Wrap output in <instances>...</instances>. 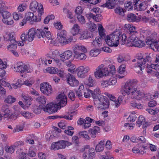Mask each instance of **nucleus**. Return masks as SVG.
Instances as JSON below:
<instances>
[{
  "label": "nucleus",
  "instance_id": "obj_4",
  "mask_svg": "<svg viewBox=\"0 0 159 159\" xmlns=\"http://www.w3.org/2000/svg\"><path fill=\"white\" fill-rule=\"evenodd\" d=\"M43 7L42 5L40 4L38 9V18H37V16L34 15V13L31 12H27L25 13V18L27 20H31V22H37L41 20V15L43 13Z\"/></svg>",
  "mask_w": 159,
  "mask_h": 159
},
{
  "label": "nucleus",
  "instance_id": "obj_13",
  "mask_svg": "<svg viewBox=\"0 0 159 159\" xmlns=\"http://www.w3.org/2000/svg\"><path fill=\"white\" fill-rule=\"evenodd\" d=\"M90 70L89 67L86 66H81L77 68L76 70L77 71V75L78 77L84 78L86 76V74Z\"/></svg>",
  "mask_w": 159,
  "mask_h": 159
},
{
  "label": "nucleus",
  "instance_id": "obj_26",
  "mask_svg": "<svg viewBox=\"0 0 159 159\" xmlns=\"http://www.w3.org/2000/svg\"><path fill=\"white\" fill-rule=\"evenodd\" d=\"M16 71L20 72L21 73L28 71V67L26 65H20L17 66L16 69Z\"/></svg>",
  "mask_w": 159,
  "mask_h": 159
},
{
  "label": "nucleus",
  "instance_id": "obj_31",
  "mask_svg": "<svg viewBox=\"0 0 159 159\" xmlns=\"http://www.w3.org/2000/svg\"><path fill=\"white\" fill-rule=\"evenodd\" d=\"M84 84L89 87H93L94 86L95 82L91 75H89L88 80L85 81Z\"/></svg>",
  "mask_w": 159,
  "mask_h": 159
},
{
  "label": "nucleus",
  "instance_id": "obj_27",
  "mask_svg": "<svg viewBox=\"0 0 159 159\" xmlns=\"http://www.w3.org/2000/svg\"><path fill=\"white\" fill-rule=\"evenodd\" d=\"M135 0H132L131 1H129L127 3H125L124 4L125 9L128 11L132 10L133 8V5H135V3L136 2H135Z\"/></svg>",
  "mask_w": 159,
  "mask_h": 159
},
{
  "label": "nucleus",
  "instance_id": "obj_34",
  "mask_svg": "<svg viewBox=\"0 0 159 159\" xmlns=\"http://www.w3.org/2000/svg\"><path fill=\"white\" fill-rule=\"evenodd\" d=\"M86 52H79L74 54V57L76 59L81 60H84L86 58V56L85 54Z\"/></svg>",
  "mask_w": 159,
  "mask_h": 159
},
{
  "label": "nucleus",
  "instance_id": "obj_40",
  "mask_svg": "<svg viewBox=\"0 0 159 159\" xmlns=\"http://www.w3.org/2000/svg\"><path fill=\"white\" fill-rule=\"evenodd\" d=\"M84 86L83 85H81L80 86L78 90L76 91V94L79 97H81L83 94L84 95L86 94L84 90Z\"/></svg>",
  "mask_w": 159,
  "mask_h": 159
},
{
  "label": "nucleus",
  "instance_id": "obj_42",
  "mask_svg": "<svg viewBox=\"0 0 159 159\" xmlns=\"http://www.w3.org/2000/svg\"><path fill=\"white\" fill-rule=\"evenodd\" d=\"M46 71L48 73L52 74H56L58 72V70L57 68L52 67L47 68Z\"/></svg>",
  "mask_w": 159,
  "mask_h": 159
},
{
  "label": "nucleus",
  "instance_id": "obj_3",
  "mask_svg": "<svg viewBox=\"0 0 159 159\" xmlns=\"http://www.w3.org/2000/svg\"><path fill=\"white\" fill-rule=\"evenodd\" d=\"M120 32H114L111 34L107 36L105 40L106 43L110 46L117 47L119 43Z\"/></svg>",
  "mask_w": 159,
  "mask_h": 159
},
{
  "label": "nucleus",
  "instance_id": "obj_36",
  "mask_svg": "<svg viewBox=\"0 0 159 159\" xmlns=\"http://www.w3.org/2000/svg\"><path fill=\"white\" fill-rule=\"evenodd\" d=\"M38 5V2L36 1L35 0L33 1L30 4V9L32 11L36 12L37 11Z\"/></svg>",
  "mask_w": 159,
  "mask_h": 159
},
{
  "label": "nucleus",
  "instance_id": "obj_62",
  "mask_svg": "<svg viewBox=\"0 0 159 159\" xmlns=\"http://www.w3.org/2000/svg\"><path fill=\"white\" fill-rule=\"evenodd\" d=\"M125 26L126 28H129V32L128 33H130V32L137 31L135 30V27L133 26H132L131 27V25H130L129 24H128V25H126Z\"/></svg>",
  "mask_w": 159,
  "mask_h": 159
},
{
  "label": "nucleus",
  "instance_id": "obj_6",
  "mask_svg": "<svg viewBox=\"0 0 159 159\" xmlns=\"http://www.w3.org/2000/svg\"><path fill=\"white\" fill-rule=\"evenodd\" d=\"M71 144V143L67 141L61 140L52 143L51 146V148L55 150H58L65 148L66 146H68Z\"/></svg>",
  "mask_w": 159,
  "mask_h": 159
},
{
  "label": "nucleus",
  "instance_id": "obj_56",
  "mask_svg": "<svg viewBox=\"0 0 159 159\" xmlns=\"http://www.w3.org/2000/svg\"><path fill=\"white\" fill-rule=\"evenodd\" d=\"M17 111L14 112V115L12 114L11 113H10V115L7 117L10 119H15L17 118V117L20 114V111L18 113H17Z\"/></svg>",
  "mask_w": 159,
  "mask_h": 159
},
{
  "label": "nucleus",
  "instance_id": "obj_51",
  "mask_svg": "<svg viewBox=\"0 0 159 159\" xmlns=\"http://www.w3.org/2000/svg\"><path fill=\"white\" fill-rule=\"evenodd\" d=\"M77 18L79 22L81 24H84L85 23L86 20L83 16L81 15H79L77 16Z\"/></svg>",
  "mask_w": 159,
  "mask_h": 159
},
{
  "label": "nucleus",
  "instance_id": "obj_16",
  "mask_svg": "<svg viewBox=\"0 0 159 159\" xmlns=\"http://www.w3.org/2000/svg\"><path fill=\"white\" fill-rule=\"evenodd\" d=\"M146 43L149 45V48H151L154 51V49L156 48L158 42L155 39L152 37H147L146 41Z\"/></svg>",
  "mask_w": 159,
  "mask_h": 159
},
{
  "label": "nucleus",
  "instance_id": "obj_29",
  "mask_svg": "<svg viewBox=\"0 0 159 159\" xmlns=\"http://www.w3.org/2000/svg\"><path fill=\"white\" fill-rule=\"evenodd\" d=\"M36 101L40 104L39 105L43 107L44 106L46 102V98L43 95L38 97L36 99Z\"/></svg>",
  "mask_w": 159,
  "mask_h": 159
},
{
  "label": "nucleus",
  "instance_id": "obj_54",
  "mask_svg": "<svg viewBox=\"0 0 159 159\" xmlns=\"http://www.w3.org/2000/svg\"><path fill=\"white\" fill-rule=\"evenodd\" d=\"M108 80L109 81V85L110 86L115 85L117 82L116 79L115 77L110 78Z\"/></svg>",
  "mask_w": 159,
  "mask_h": 159
},
{
  "label": "nucleus",
  "instance_id": "obj_30",
  "mask_svg": "<svg viewBox=\"0 0 159 159\" xmlns=\"http://www.w3.org/2000/svg\"><path fill=\"white\" fill-rule=\"evenodd\" d=\"M92 96L95 100L98 98L100 96L101 91L98 87L95 89L93 92L92 91Z\"/></svg>",
  "mask_w": 159,
  "mask_h": 159
},
{
  "label": "nucleus",
  "instance_id": "obj_25",
  "mask_svg": "<svg viewBox=\"0 0 159 159\" xmlns=\"http://www.w3.org/2000/svg\"><path fill=\"white\" fill-rule=\"evenodd\" d=\"M105 142V140L101 141L96 146L95 150L97 152H100L103 151L104 149V144Z\"/></svg>",
  "mask_w": 159,
  "mask_h": 159
},
{
  "label": "nucleus",
  "instance_id": "obj_17",
  "mask_svg": "<svg viewBox=\"0 0 159 159\" xmlns=\"http://www.w3.org/2000/svg\"><path fill=\"white\" fill-rule=\"evenodd\" d=\"M73 55L72 52L70 50H68L65 51L59 55L60 59L63 62L71 58Z\"/></svg>",
  "mask_w": 159,
  "mask_h": 159
},
{
  "label": "nucleus",
  "instance_id": "obj_60",
  "mask_svg": "<svg viewBox=\"0 0 159 159\" xmlns=\"http://www.w3.org/2000/svg\"><path fill=\"white\" fill-rule=\"evenodd\" d=\"M21 149H18L17 152H19V155L18 158L19 159H24L25 157V155L26 154V153H24L23 152H21Z\"/></svg>",
  "mask_w": 159,
  "mask_h": 159
},
{
  "label": "nucleus",
  "instance_id": "obj_35",
  "mask_svg": "<svg viewBox=\"0 0 159 159\" xmlns=\"http://www.w3.org/2000/svg\"><path fill=\"white\" fill-rule=\"evenodd\" d=\"M129 34V39L127 41L129 40L130 41V43L133 42L134 40L138 38L137 37L138 33L137 31H135L133 32H130Z\"/></svg>",
  "mask_w": 159,
  "mask_h": 159
},
{
  "label": "nucleus",
  "instance_id": "obj_8",
  "mask_svg": "<svg viewBox=\"0 0 159 159\" xmlns=\"http://www.w3.org/2000/svg\"><path fill=\"white\" fill-rule=\"evenodd\" d=\"M0 13L3 17L2 20L4 23L10 25H12L13 24V20L11 19V14L9 12L4 10L0 11Z\"/></svg>",
  "mask_w": 159,
  "mask_h": 159
},
{
  "label": "nucleus",
  "instance_id": "obj_9",
  "mask_svg": "<svg viewBox=\"0 0 159 159\" xmlns=\"http://www.w3.org/2000/svg\"><path fill=\"white\" fill-rule=\"evenodd\" d=\"M4 40L10 41V44L7 46V48H11L13 49H16L17 46V43L15 39V34L14 33H10L7 35V37H4Z\"/></svg>",
  "mask_w": 159,
  "mask_h": 159
},
{
  "label": "nucleus",
  "instance_id": "obj_41",
  "mask_svg": "<svg viewBox=\"0 0 159 159\" xmlns=\"http://www.w3.org/2000/svg\"><path fill=\"white\" fill-rule=\"evenodd\" d=\"M113 7H116V8L115 10V11L116 13L122 16H124V11L123 10V9L120 7V6H118V7H112V8Z\"/></svg>",
  "mask_w": 159,
  "mask_h": 159
},
{
  "label": "nucleus",
  "instance_id": "obj_32",
  "mask_svg": "<svg viewBox=\"0 0 159 159\" xmlns=\"http://www.w3.org/2000/svg\"><path fill=\"white\" fill-rule=\"evenodd\" d=\"M79 135L80 138H84L86 140H89L90 137L89 135L88 132L85 131H80L79 132Z\"/></svg>",
  "mask_w": 159,
  "mask_h": 159
},
{
  "label": "nucleus",
  "instance_id": "obj_43",
  "mask_svg": "<svg viewBox=\"0 0 159 159\" xmlns=\"http://www.w3.org/2000/svg\"><path fill=\"white\" fill-rule=\"evenodd\" d=\"M127 20L130 22H134L136 21L137 16L134 14L130 13L127 16Z\"/></svg>",
  "mask_w": 159,
  "mask_h": 159
},
{
  "label": "nucleus",
  "instance_id": "obj_18",
  "mask_svg": "<svg viewBox=\"0 0 159 159\" xmlns=\"http://www.w3.org/2000/svg\"><path fill=\"white\" fill-rule=\"evenodd\" d=\"M74 54L79 52H87V50L85 46L79 44L75 45L73 47Z\"/></svg>",
  "mask_w": 159,
  "mask_h": 159
},
{
  "label": "nucleus",
  "instance_id": "obj_21",
  "mask_svg": "<svg viewBox=\"0 0 159 159\" xmlns=\"http://www.w3.org/2000/svg\"><path fill=\"white\" fill-rule=\"evenodd\" d=\"M95 150L93 148H90L89 145H87L84 146V147L82 148L81 149L82 151L87 152L89 153L91 156H92L93 158L94 157L95 155Z\"/></svg>",
  "mask_w": 159,
  "mask_h": 159
},
{
  "label": "nucleus",
  "instance_id": "obj_52",
  "mask_svg": "<svg viewBox=\"0 0 159 159\" xmlns=\"http://www.w3.org/2000/svg\"><path fill=\"white\" fill-rule=\"evenodd\" d=\"M99 53L98 49H92L90 52V55L92 57H96Z\"/></svg>",
  "mask_w": 159,
  "mask_h": 159
},
{
  "label": "nucleus",
  "instance_id": "obj_14",
  "mask_svg": "<svg viewBox=\"0 0 159 159\" xmlns=\"http://www.w3.org/2000/svg\"><path fill=\"white\" fill-rule=\"evenodd\" d=\"M57 108L56 104L50 103L48 104L45 107H43V110L49 113H52L57 111Z\"/></svg>",
  "mask_w": 159,
  "mask_h": 159
},
{
  "label": "nucleus",
  "instance_id": "obj_11",
  "mask_svg": "<svg viewBox=\"0 0 159 159\" xmlns=\"http://www.w3.org/2000/svg\"><path fill=\"white\" fill-rule=\"evenodd\" d=\"M56 102L57 108H60L61 107H64L67 104L66 96L64 93L59 94L57 98Z\"/></svg>",
  "mask_w": 159,
  "mask_h": 159
},
{
  "label": "nucleus",
  "instance_id": "obj_19",
  "mask_svg": "<svg viewBox=\"0 0 159 159\" xmlns=\"http://www.w3.org/2000/svg\"><path fill=\"white\" fill-rule=\"evenodd\" d=\"M136 125L139 127L143 125V128L144 129L149 126L148 123L146 121L144 117L141 116H140L138 118V120L137 121Z\"/></svg>",
  "mask_w": 159,
  "mask_h": 159
},
{
  "label": "nucleus",
  "instance_id": "obj_55",
  "mask_svg": "<svg viewBox=\"0 0 159 159\" xmlns=\"http://www.w3.org/2000/svg\"><path fill=\"white\" fill-rule=\"evenodd\" d=\"M13 17L14 19L15 20H22L23 16L22 14H20L19 15L16 12H14L13 14Z\"/></svg>",
  "mask_w": 159,
  "mask_h": 159
},
{
  "label": "nucleus",
  "instance_id": "obj_10",
  "mask_svg": "<svg viewBox=\"0 0 159 159\" xmlns=\"http://www.w3.org/2000/svg\"><path fill=\"white\" fill-rule=\"evenodd\" d=\"M40 90L44 95H50L52 93V88L51 86L47 82H44L40 85Z\"/></svg>",
  "mask_w": 159,
  "mask_h": 159
},
{
  "label": "nucleus",
  "instance_id": "obj_23",
  "mask_svg": "<svg viewBox=\"0 0 159 159\" xmlns=\"http://www.w3.org/2000/svg\"><path fill=\"white\" fill-rule=\"evenodd\" d=\"M100 131V128L97 126H94L89 130L91 137L93 138L96 137L97 134L98 133H99Z\"/></svg>",
  "mask_w": 159,
  "mask_h": 159
},
{
  "label": "nucleus",
  "instance_id": "obj_53",
  "mask_svg": "<svg viewBox=\"0 0 159 159\" xmlns=\"http://www.w3.org/2000/svg\"><path fill=\"white\" fill-rule=\"evenodd\" d=\"M84 152L82 155V158L83 159H93V157L87 152L83 151Z\"/></svg>",
  "mask_w": 159,
  "mask_h": 159
},
{
  "label": "nucleus",
  "instance_id": "obj_57",
  "mask_svg": "<svg viewBox=\"0 0 159 159\" xmlns=\"http://www.w3.org/2000/svg\"><path fill=\"white\" fill-rule=\"evenodd\" d=\"M83 11L82 8L81 6L77 7L75 11V13L77 16L81 15L83 12Z\"/></svg>",
  "mask_w": 159,
  "mask_h": 159
},
{
  "label": "nucleus",
  "instance_id": "obj_24",
  "mask_svg": "<svg viewBox=\"0 0 159 159\" xmlns=\"http://www.w3.org/2000/svg\"><path fill=\"white\" fill-rule=\"evenodd\" d=\"M73 38L72 36H70L69 38H67L66 37V36L62 38H60L57 40L61 44L65 45L71 42L73 40Z\"/></svg>",
  "mask_w": 159,
  "mask_h": 159
},
{
  "label": "nucleus",
  "instance_id": "obj_63",
  "mask_svg": "<svg viewBox=\"0 0 159 159\" xmlns=\"http://www.w3.org/2000/svg\"><path fill=\"white\" fill-rule=\"evenodd\" d=\"M125 65H121L119 68L118 72L120 74H122L125 71Z\"/></svg>",
  "mask_w": 159,
  "mask_h": 159
},
{
  "label": "nucleus",
  "instance_id": "obj_48",
  "mask_svg": "<svg viewBox=\"0 0 159 159\" xmlns=\"http://www.w3.org/2000/svg\"><path fill=\"white\" fill-rule=\"evenodd\" d=\"M93 36L92 33H89L87 32L85 33H84L81 35L80 39H87L89 37L90 38H93Z\"/></svg>",
  "mask_w": 159,
  "mask_h": 159
},
{
  "label": "nucleus",
  "instance_id": "obj_61",
  "mask_svg": "<svg viewBox=\"0 0 159 159\" xmlns=\"http://www.w3.org/2000/svg\"><path fill=\"white\" fill-rule=\"evenodd\" d=\"M125 0H115V3L114 4H111L114 5V7H118V6H120L122 5L124 2Z\"/></svg>",
  "mask_w": 159,
  "mask_h": 159
},
{
  "label": "nucleus",
  "instance_id": "obj_37",
  "mask_svg": "<svg viewBox=\"0 0 159 159\" xmlns=\"http://www.w3.org/2000/svg\"><path fill=\"white\" fill-rule=\"evenodd\" d=\"M43 107L42 106L39 105L37 106L36 105H34L33 106L32 108V110L33 112L36 114H39L41 112L42 109H43Z\"/></svg>",
  "mask_w": 159,
  "mask_h": 159
},
{
  "label": "nucleus",
  "instance_id": "obj_15",
  "mask_svg": "<svg viewBox=\"0 0 159 159\" xmlns=\"http://www.w3.org/2000/svg\"><path fill=\"white\" fill-rule=\"evenodd\" d=\"M67 82L71 86L74 87L78 85V81L70 74H68L67 76Z\"/></svg>",
  "mask_w": 159,
  "mask_h": 159
},
{
  "label": "nucleus",
  "instance_id": "obj_49",
  "mask_svg": "<svg viewBox=\"0 0 159 159\" xmlns=\"http://www.w3.org/2000/svg\"><path fill=\"white\" fill-rule=\"evenodd\" d=\"M98 30L99 35L102 38L105 39V37L104 36L105 34L103 32L104 29L103 28L102 26L101 25H100L98 27Z\"/></svg>",
  "mask_w": 159,
  "mask_h": 159
},
{
  "label": "nucleus",
  "instance_id": "obj_12",
  "mask_svg": "<svg viewBox=\"0 0 159 159\" xmlns=\"http://www.w3.org/2000/svg\"><path fill=\"white\" fill-rule=\"evenodd\" d=\"M102 102L103 107L106 109L109 107V103L108 99L107 97L103 95H100L99 97L94 100V104L95 106L99 105V102Z\"/></svg>",
  "mask_w": 159,
  "mask_h": 159
},
{
  "label": "nucleus",
  "instance_id": "obj_2",
  "mask_svg": "<svg viewBox=\"0 0 159 159\" xmlns=\"http://www.w3.org/2000/svg\"><path fill=\"white\" fill-rule=\"evenodd\" d=\"M137 62L135 64L134 67L136 72L140 74L143 73V70L145 68V64L147 62L150 61L151 60L149 55H147L143 57L141 55L138 56L137 58Z\"/></svg>",
  "mask_w": 159,
  "mask_h": 159
},
{
  "label": "nucleus",
  "instance_id": "obj_47",
  "mask_svg": "<svg viewBox=\"0 0 159 159\" xmlns=\"http://www.w3.org/2000/svg\"><path fill=\"white\" fill-rule=\"evenodd\" d=\"M101 39L99 37H96L95 39L93 42L92 45L95 47H99L101 43Z\"/></svg>",
  "mask_w": 159,
  "mask_h": 159
},
{
  "label": "nucleus",
  "instance_id": "obj_1",
  "mask_svg": "<svg viewBox=\"0 0 159 159\" xmlns=\"http://www.w3.org/2000/svg\"><path fill=\"white\" fill-rule=\"evenodd\" d=\"M124 91L122 93L123 96H125L126 94L128 95L131 93L135 99H140L144 97V93L138 89L137 83L134 80L129 81L125 83Z\"/></svg>",
  "mask_w": 159,
  "mask_h": 159
},
{
  "label": "nucleus",
  "instance_id": "obj_20",
  "mask_svg": "<svg viewBox=\"0 0 159 159\" xmlns=\"http://www.w3.org/2000/svg\"><path fill=\"white\" fill-rule=\"evenodd\" d=\"M142 102L141 99H135L134 100L131 102V105L133 107L138 109H141L143 107V105L142 104Z\"/></svg>",
  "mask_w": 159,
  "mask_h": 159
},
{
  "label": "nucleus",
  "instance_id": "obj_38",
  "mask_svg": "<svg viewBox=\"0 0 159 159\" xmlns=\"http://www.w3.org/2000/svg\"><path fill=\"white\" fill-rule=\"evenodd\" d=\"M107 3L103 4L102 5L103 7H107L108 8L111 9L112 7H114V5H112L111 4H114L115 3V0H107Z\"/></svg>",
  "mask_w": 159,
  "mask_h": 159
},
{
  "label": "nucleus",
  "instance_id": "obj_5",
  "mask_svg": "<svg viewBox=\"0 0 159 159\" xmlns=\"http://www.w3.org/2000/svg\"><path fill=\"white\" fill-rule=\"evenodd\" d=\"M35 35L39 39H43L44 42L47 43L48 40L52 39L50 32L41 29H38L35 30Z\"/></svg>",
  "mask_w": 159,
  "mask_h": 159
},
{
  "label": "nucleus",
  "instance_id": "obj_45",
  "mask_svg": "<svg viewBox=\"0 0 159 159\" xmlns=\"http://www.w3.org/2000/svg\"><path fill=\"white\" fill-rule=\"evenodd\" d=\"M16 100V99L15 98L12 97L11 95H9L5 99L4 102L8 103H12Z\"/></svg>",
  "mask_w": 159,
  "mask_h": 159
},
{
  "label": "nucleus",
  "instance_id": "obj_46",
  "mask_svg": "<svg viewBox=\"0 0 159 159\" xmlns=\"http://www.w3.org/2000/svg\"><path fill=\"white\" fill-rule=\"evenodd\" d=\"M109 67L110 69V70L109 71H107V73L108 75L112 76L115 73V67L114 65H109Z\"/></svg>",
  "mask_w": 159,
  "mask_h": 159
},
{
  "label": "nucleus",
  "instance_id": "obj_58",
  "mask_svg": "<svg viewBox=\"0 0 159 159\" xmlns=\"http://www.w3.org/2000/svg\"><path fill=\"white\" fill-rule=\"evenodd\" d=\"M120 43L122 44H124L125 43L126 39V36L125 34H124L120 36Z\"/></svg>",
  "mask_w": 159,
  "mask_h": 159
},
{
  "label": "nucleus",
  "instance_id": "obj_7",
  "mask_svg": "<svg viewBox=\"0 0 159 159\" xmlns=\"http://www.w3.org/2000/svg\"><path fill=\"white\" fill-rule=\"evenodd\" d=\"M35 35V30L32 28L29 30L26 34L23 33L21 36V39L23 42H25L26 40L31 42L33 40Z\"/></svg>",
  "mask_w": 159,
  "mask_h": 159
},
{
  "label": "nucleus",
  "instance_id": "obj_44",
  "mask_svg": "<svg viewBox=\"0 0 159 159\" xmlns=\"http://www.w3.org/2000/svg\"><path fill=\"white\" fill-rule=\"evenodd\" d=\"M57 35V39L58 40L60 38H62L66 36V32L64 30H60L58 32Z\"/></svg>",
  "mask_w": 159,
  "mask_h": 159
},
{
  "label": "nucleus",
  "instance_id": "obj_50",
  "mask_svg": "<svg viewBox=\"0 0 159 159\" xmlns=\"http://www.w3.org/2000/svg\"><path fill=\"white\" fill-rule=\"evenodd\" d=\"M16 147V146L15 145L13 146H11L9 147L6 146L5 147V149L7 152L12 153L14 152Z\"/></svg>",
  "mask_w": 159,
  "mask_h": 159
},
{
  "label": "nucleus",
  "instance_id": "obj_22",
  "mask_svg": "<svg viewBox=\"0 0 159 159\" xmlns=\"http://www.w3.org/2000/svg\"><path fill=\"white\" fill-rule=\"evenodd\" d=\"M130 46L135 47H142L144 46V44L143 41L140 40L138 38L130 43Z\"/></svg>",
  "mask_w": 159,
  "mask_h": 159
},
{
  "label": "nucleus",
  "instance_id": "obj_64",
  "mask_svg": "<svg viewBox=\"0 0 159 159\" xmlns=\"http://www.w3.org/2000/svg\"><path fill=\"white\" fill-rule=\"evenodd\" d=\"M69 98L72 101H74L75 99V93L72 91H70L68 95Z\"/></svg>",
  "mask_w": 159,
  "mask_h": 159
},
{
  "label": "nucleus",
  "instance_id": "obj_39",
  "mask_svg": "<svg viewBox=\"0 0 159 159\" xmlns=\"http://www.w3.org/2000/svg\"><path fill=\"white\" fill-rule=\"evenodd\" d=\"M2 110L4 113V117L5 118L8 117L11 113L9 110L8 107L7 105H3L2 107Z\"/></svg>",
  "mask_w": 159,
  "mask_h": 159
},
{
  "label": "nucleus",
  "instance_id": "obj_33",
  "mask_svg": "<svg viewBox=\"0 0 159 159\" xmlns=\"http://www.w3.org/2000/svg\"><path fill=\"white\" fill-rule=\"evenodd\" d=\"M80 27L77 24H74L71 30V32L73 35L77 34L80 31Z\"/></svg>",
  "mask_w": 159,
  "mask_h": 159
},
{
  "label": "nucleus",
  "instance_id": "obj_59",
  "mask_svg": "<svg viewBox=\"0 0 159 159\" xmlns=\"http://www.w3.org/2000/svg\"><path fill=\"white\" fill-rule=\"evenodd\" d=\"M65 120H62L58 123V125L61 128L65 129L66 127V124Z\"/></svg>",
  "mask_w": 159,
  "mask_h": 159
},
{
  "label": "nucleus",
  "instance_id": "obj_28",
  "mask_svg": "<svg viewBox=\"0 0 159 159\" xmlns=\"http://www.w3.org/2000/svg\"><path fill=\"white\" fill-rule=\"evenodd\" d=\"M95 77L97 79H99L101 78L108 75L107 73L103 72V71H99L96 70L94 73Z\"/></svg>",
  "mask_w": 159,
  "mask_h": 159
}]
</instances>
